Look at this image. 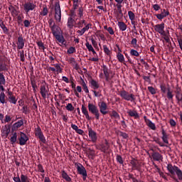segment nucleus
Returning a JSON list of instances; mask_svg holds the SVG:
<instances>
[{"instance_id":"nucleus-1","label":"nucleus","mask_w":182,"mask_h":182,"mask_svg":"<svg viewBox=\"0 0 182 182\" xmlns=\"http://www.w3.org/2000/svg\"><path fill=\"white\" fill-rule=\"evenodd\" d=\"M98 107L99 108L93 103H88V110L90 113L95 117L96 120H99V119H100V113L103 115L109 113V112H107V104H106V102L103 101L100 102L98 104Z\"/></svg>"},{"instance_id":"nucleus-2","label":"nucleus","mask_w":182,"mask_h":182,"mask_svg":"<svg viewBox=\"0 0 182 182\" xmlns=\"http://www.w3.org/2000/svg\"><path fill=\"white\" fill-rule=\"evenodd\" d=\"M50 31L59 43L66 45V40H65V37H63V35L62 34V29H60V27L53 23Z\"/></svg>"},{"instance_id":"nucleus-3","label":"nucleus","mask_w":182,"mask_h":182,"mask_svg":"<svg viewBox=\"0 0 182 182\" xmlns=\"http://www.w3.org/2000/svg\"><path fill=\"white\" fill-rule=\"evenodd\" d=\"M76 26L79 29L82 28L81 30L77 31V33L80 35V36H83L85 32H87L89 29H90V26L92 25L90 23H86V20L85 19H79V21L76 23Z\"/></svg>"},{"instance_id":"nucleus-4","label":"nucleus","mask_w":182,"mask_h":182,"mask_svg":"<svg viewBox=\"0 0 182 182\" xmlns=\"http://www.w3.org/2000/svg\"><path fill=\"white\" fill-rule=\"evenodd\" d=\"M119 96L123 99V100H126L127 102H136V95L133 93H129V92L123 90L119 91Z\"/></svg>"},{"instance_id":"nucleus-5","label":"nucleus","mask_w":182,"mask_h":182,"mask_svg":"<svg viewBox=\"0 0 182 182\" xmlns=\"http://www.w3.org/2000/svg\"><path fill=\"white\" fill-rule=\"evenodd\" d=\"M131 45H132V48H134V49H131L129 51L131 56H136V57L140 56V54L137 50V49L140 48V46L137 44V38H132L131 41Z\"/></svg>"},{"instance_id":"nucleus-6","label":"nucleus","mask_w":182,"mask_h":182,"mask_svg":"<svg viewBox=\"0 0 182 182\" xmlns=\"http://www.w3.org/2000/svg\"><path fill=\"white\" fill-rule=\"evenodd\" d=\"M23 11L26 15H29L31 11L36 9V4L33 1H29L26 2L23 5Z\"/></svg>"},{"instance_id":"nucleus-7","label":"nucleus","mask_w":182,"mask_h":182,"mask_svg":"<svg viewBox=\"0 0 182 182\" xmlns=\"http://www.w3.org/2000/svg\"><path fill=\"white\" fill-rule=\"evenodd\" d=\"M75 167L78 174L82 176V180H86V178L87 177V171H86L85 166H83V165H82L80 163H76Z\"/></svg>"},{"instance_id":"nucleus-8","label":"nucleus","mask_w":182,"mask_h":182,"mask_svg":"<svg viewBox=\"0 0 182 182\" xmlns=\"http://www.w3.org/2000/svg\"><path fill=\"white\" fill-rule=\"evenodd\" d=\"M55 19L57 22L62 21V11L60 10V4L59 1L55 4Z\"/></svg>"},{"instance_id":"nucleus-9","label":"nucleus","mask_w":182,"mask_h":182,"mask_svg":"<svg viewBox=\"0 0 182 182\" xmlns=\"http://www.w3.org/2000/svg\"><path fill=\"white\" fill-rule=\"evenodd\" d=\"M35 136L38 137V139L43 143V144H46V138H45V136L43 135V132H42L41 127L38 126L35 129Z\"/></svg>"},{"instance_id":"nucleus-10","label":"nucleus","mask_w":182,"mask_h":182,"mask_svg":"<svg viewBox=\"0 0 182 182\" xmlns=\"http://www.w3.org/2000/svg\"><path fill=\"white\" fill-rule=\"evenodd\" d=\"M87 127L88 129V136L91 139L92 143H96V141H97V133H96L89 124H87Z\"/></svg>"},{"instance_id":"nucleus-11","label":"nucleus","mask_w":182,"mask_h":182,"mask_svg":"<svg viewBox=\"0 0 182 182\" xmlns=\"http://www.w3.org/2000/svg\"><path fill=\"white\" fill-rule=\"evenodd\" d=\"M95 147L97 150H100L102 153H107V150L110 149V145L109 144V141L105 140V143L95 145Z\"/></svg>"},{"instance_id":"nucleus-12","label":"nucleus","mask_w":182,"mask_h":182,"mask_svg":"<svg viewBox=\"0 0 182 182\" xmlns=\"http://www.w3.org/2000/svg\"><path fill=\"white\" fill-rule=\"evenodd\" d=\"M28 140H29L28 135L22 132H20V136H18V144H20V146H25V144H26L28 142Z\"/></svg>"},{"instance_id":"nucleus-13","label":"nucleus","mask_w":182,"mask_h":182,"mask_svg":"<svg viewBox=\"0 0 182 182\" xmlns=\"http://www.w3.org/2000/svg\"><path fill=\"white\" fill-rule=\"evenodd\" d=\"M130 164L132 166V170H136L137 171H140L141 166L140 165L139 160L134 158H132L130 160Z\"/></svg>"},{"instance_id":"nucleus-14","label":"nucleus","mask_w":182,"mask_h":182,"mask_svg":"<svg viewBox=\"0 0 182 182\" xmlns=\"http://www.w3.org/2000/svg\"><path fill=\"white\" fill-rule=\"evenodd\" d=\"M13 180L14 182H29V178H28V176L21 174L19 177V175H17V176H14L13 178Z\"/></svg>"},{"instance_id":"nucleus-15","label":"nucleus","mask_w":182,"mask_h":182,"mask_svg":"<svg viewBox=\"0 0 182 182\" xmlns=\"http://www.w3.org/2000/svg\"><path fill=\"white\" fill-rule=\"evenodd\" d=\"M17 49L18 50H21V49H23L25 46V39L22 36H20L17 38Z\"/></svg>"},{"instance_id":"nucleus-16","label":"nucleus","mask_w":182,"mask_h":182,"mask_svg":"<svg viewBox=\"0 0 182 182\" xmlns=\"http://www.w3.org/2000/svg\"><path fill=\"white\" fill-rule=\"evenodd\" d=\"M9 11H10V14L13 18H16L18 16V15H19V14H21V11L16 9V8H15V6H14L12 4L9 6Z\"/></svg>"},{"instance_id":"nucleus-17","label":"nucleus","mask_w":182,"mask_h":182,"mask_svg":"<svg viewBox=\"0 0 182 182\" xmlns=\"http://www.w3.org/2000/svg\"><path fill=\"white\" fill-rule=\"evenodd\" d=\"M164 23H161L160 24H156L153 26V28L155 31V32H157L158 33H161L164 31Z\"/></svg>"},{"instance_id":"nucleus-18","label":"nucleus","mask_w":182,"mask_h":182,"mask_svg":"<svg viewBox=\"0 0 182 182\" xmlns=\"http://www.w3.org/2000/svg\"><path fill=\"white\" fill-rule=\"evenodd\" d=\"M23 124V119L18 120L17 122L14 123L11 127L12 132H16L19 127H22Z\"/></svg>"},{"instance_id":"nucleus-19","label":"nucleus","mask_w":182,"mask_h":182,"mask_svg":"<svg viewBox=\"0 0 182 182\" xmlns=\"http://www.w3.org/2000/svg\"><path fill=\"white\" fill-rule=\"evenodd\" d=\"M151 156L154 161H163V156L159 152L152 153Z\"/></svg>"},{"instance_id":"nucleus-20","label":"nucleus","mask_w":182,"mask_h":182,"mask_svg":"<svg viewBox=\"0 0 182 182\" xmlns=\"http://www.w3.org/2000/svg\"><path fill=\"white\" fill-rule=\"evenodd\" d=\"M40 93L43 99H46V95L48 93V90L46 89V85H41Z\"/></svg>"},{"instance_id":"nucleus-21","label":"nucleus","mask_w":182,"mask_h":182,"mask_svg":"<svg viewBox=\"0 0 182 182\" xmlns=\"http://www.w3.org/2000/svg\"><path fill=\"white\" fill-rule=\"evenodd\" d=\"M127 113L129 116V117H134V119H139V117H140L137 111L134 109H128Z\"/></svg>"},{"instance_id":"nucleus-22","label":"nucleus","mask_w":182,"mask_h":182,"mask_svg":"<svg viewBox=\"0 0 182 182\" xmlns=\"http://www.w3.org/2000/svg\"><path fill=\"white\" fill-rule=\"evenodd\" d=\"M159 35L163 36L166 43H170V32L168 31L166 33V31L164 30Z\"/></svg>"},{"instance_id":"nucleus-23","label":"nucleus","mask_w":182,"mask_h":182,"mask_svg":"<svg viewBox=\"0 0 182 182\" xmlns=\"http://www.w3.org/2000/svg\"><path fill=\"white\" fill-rule=\"evenodd\" d=\"M81 111H82V113L84 114V116H85V119H87V120L92 119V117H90V116L89 115V112L87 111V108H86V107H85L83 105H82Z\"/></svg>"},{"instance_id":"nucleus-24","label":"nucleus","mask_w":182,"mask_h":182,"mask_svg":"<svg viewBox=\"0 0 182 182\" xmlns=\"http://www.w3.org/2000/svg\"><path fill=\"white\" fill-rule=\"evenodd\" d=\"M102 71L105 76V80L109 81V77L110 74L109 73V68H107L105 65H102Z\"/></svg>"},{"instance_id":"nucleus-25","label":"nucleus","mask_w":182,"mask_h":182,"mask_svg":"<svg viewBox=\"0 0 182 182\" xmlns=\"http://www.w3.org/2000/svg\"><path fill=\"white\" fill-rule=\"evenodd\" d=\"M161 134H162V136H161L162 141H164V143H165V144H168V135L163 128H162Z\"/></svg>"},{"instance_id":"nucleus-26","label":"nucleus","mask_w":182,"mask_h":182,"mask_svg":"<svg viewBox=\"0 0 182 182\" xmlns=\"http://www.w3.org/2000/svg\"><path fill=\"white\" fill-rule=\"evenodd\" d=\"M90 84L92 89H93L94 90H96V89H99V87H100L99 85V82L97 81H96L95 80H91L90 81Z\"/></svg>"},{"instance_id":"nucleus-27","label":"nucleus","mask_w":182,"mask_h":182,"mask_svg":"<svg viewBox=\"0 0 182 182\" xmlns=\"http://www.w3.org/2000/svg\"><path fill=\"white\" fill-rule=\"evenodd\" d=\"M73 23H75V19H73V17H69L68 18V22H67V26L68 29H73V26H75Z\"/></svg>"},{"instance_id":"nucleus-28","label":"nucleus","mask_w":182,"mask_h":182,"mask_svg":"<svg viewBox=\"0 0 182 182\" xmlns=\"http://www.w3.org/2000/svg\"><path fill=\"white\" fill-rule=\"evenodd\" d=\"M118 27L119 31H122V32H124V31L127 29V25H126V23H124L123 21L118 22Z\"/></svg>"},{"instance_id":"nucleus-29","label":"nucleus","mask_w":182,"mask_h":182,"mask_svg":"<svg viewBox=\"0 0 182 182\" xmlns=\"http://www.w3.org/2000/svg\"><path fill=\"white\" fill-rule=\"evenodd\" d=\"M61 176H62L64 180H65V181H68V182L72 181V178L70 177L69 175H68V173H66V171H62Z\"/></svg>"},{"instance_id":"nucleus-30","label":"nucleus","mask_w":182,"mask_h":182,"mask_svg":"<svg viewBox=\"0 0 182 182\" xmlns=\"http://www.w3.org/2000/svg\"><path fill=\"white\" fill-rule=\"evenodd\" d=\"M17 140H18V134L16 132H14L12 134V136L10 138L11 144H15Z\"/></svg>"},{"instance_id":"nucleus-31","label":"nucleus","mask_w":182,"mask_h":182,"mask_svg":"<svg viewBox=\"0 0 182 182\" xmlns=\"http://www.w3.org/2000/svg\"><path fill=\"white\" fill-rule=\"evenodd\" d=\"M8 71V65H6L4 61H0V72Z\"/></svg>"},{"instance_id":"nucleus-32","label":"nucleus","mask_w":182,"mask_h":182,"mask_svg":"<svg viewBox=\"0 0 182 182\" xmlns=\"http://www.w3.org/2000/svg\"><path fill=\"white\" fill-rule=\"evenodd\" d=\"M0 103H1V105L6 103V95H5V92H4L0 93Z\"/></svg>"},{"instance_id":"nucleus-33","label":"nucleus","mask_w":182,"mask_h":182,"mask_svg":"<svg viewBox=\"0 0 182 182\" xmlns=\"http://www.w3.org/2000/svg\"><path fill=\"white\" fill-rule=\"evenodd\" d=\"M102 48H103L104 53H105V55H107V56H112V50L109 49V47H107V45H104Z\"/></svg>"},{"instance_id":"nucleus-34","label":"nucleus","mask_w":182,"mask_h":182,"mask_svg":"<svg viewBox=\"0 0 182 182\" xmlns=\"http://www.w3.org/2000/svg\"><path fill=\"white\" fill-rule=\"evenodd\" d=\"M31 83L34 93H36V89H38V85H36V80H35V78H31Z\"/></svg>"},{"instance_id":"nucleus-35","label":"nucleus","mask_w":182,"mask_h":182,"mask_svg":"<svg viewBox=\"0 0 182 182\" xmlns=\"http://www.w3.org/2000/svg\"><path fill=\"white\" fill-rule=\"evenodd\" d=\"M85 46L89 52H92L93 55H96V51L95 50V48H93V46H92L89 42L87 41V43H85Z\"/></svg>"},{"instance_id":"nucleus-36","label":"nucleus","mask_w":182,"mask_h":182,"mask_svg":"<svg viewBox=\"0 0 182 182\" xmlns=\"http://www.w3.org/2000/svg\"><path fill=\"white\" fill-rule=\"evenodd\" d=\"M20 56V60L21 62H25V57H26V54H25V51L23 50H18Z\"/></svg>"},{"instance_id":"nucleus-37","label":"nucleus","mask_w":182,"mask_h":182,"mask_svg":"<svg viewBox=\"0 0 182 182\" xmlns=\"http://www.w3.org/2000/svg\"><path fill=\"white\" fill-rule=\"evenodd\" d=\"M81 85L82 87L84 92L85 93H89V88L87 87V85H86V82H85V80H83V79H82Z\"/></svg>"},{"instance_id":"nucleus-38","label":"nucleus","mask_w":182,"mask_h":182,"mask_svg":"<svg viewBox=\"0 0 182 182\" xmlns=\"http://www.w3.org/2000/svg\"><path fill=\"white\" fill-rule=\"evenodd\" d=\"M146 125L149 127L151 130H156V124L151 122V120L148 119V122H146Z\"/></svg>"},{"instance_id":"nucleus-39","label":"nucleus","mask_w":182,"mask_h":182,"mask_svg":"<svg viewBox=\"0 0 182 182\" xmlns=\"http://www.w3.org/2000/svg\"><path fill=\"white\" fill-rule=\"evenodd\" d=\"M117 58L120 63H123V62H124V55L120 53H117Z\"/></svg>"},{"instance_id":"nucleus-40","label":"nucleus","mask_w":182,"mask_h":182,"mask_svg":"<svg viewBox=\"0 0 182 182\" xmlns=\"http://www.w3.org/2000/svg\"><path fill=\"white\" fill-rule=\"evenodd\" d=\"M22 113L24 114H29L31 113V109L28 107V105H24L21 109Z\"/></svg>"},{"instance_id":"nucleus-41","label":"nucleus","mask_w":182,"mask_h":182,"mask_svg":"<svg viewBox=\"0 0 182 182\" xmlns=\"http://www.w3.org/2000/svg\"><path fill=\"white\" fill-rule=\"evenodd\" d=\"M9 103H11L12 105H16V102H18V100H16V97L14 95L13 97H8Z\"/></svg>"},{"instance_id":"nucleus-42","label":"nucleus","mask_w":182,"mask_h":182,"mask_svg":"<svg viewBox=\"0 0 182 182\" xmlns=\"http://www.w3.org/2000/svg\"><path fill=\"white\" fill-rule=\"evenodd\" d=\"M173 97H174V95H173V91L170 90V88H168L167 92V99H168V100L173 101Z\"/></svg>"},{"instance_id":"nucleus-43","label":"nucleus","mask_w":182,"mask_h":182,"mask_svg":"<svg viewBox=\"0 0 182 182\" xmlns=\"http://www.w3.org/2000/svg\"><path fill=\"white\" fill-rule=\"evenodd\" d=\"M111 117H114V119H118V120H120V114H119L116 110L112 111Z\"/></svg>"},{"instance_id":"nucleus-44","label":"nucleus","mask_w":182,"mask_h":182,"mask_svg":"<svg viewBox=\"0 0 182 182\" xmlns=\"http://www.w3.org/2000/svg\"><path fill=\"white\" fill-rule=\"evenodd\" d=\"M53 66H55L57 73H62V72H63L62 68L60 67V64H53Z\"/></svg>"},{"instance_id":"nucleus-45","label":"nucleus","mask_w":182,"mask_h":182,"mask_svg":"<svg viewBox=\"0 0 182 182\" xmlns=\"http://www.w3.org/2000/svg\"><path fill=\"white\" fill-rule=\"evenodd\" d=\"M119 136L120 137H122V139H124L126 140H127V139H129V134L126 132H123L122 131L119 132Z\"/></svg>"},{"instance_id":"nucleus-46","label":"nucleus","mask_w":182,"mask_h":182,"mask_svg":"<svg viewBox=\"0 0 182 182\" xmlns=\"http://www.w3.org/2000/svg\"><path fill=\"white\" fill-rule=\"evenodd\" d=\"M6 84V80H3L0 81V90L3 92H5V87H4V86Z\"/></svg>"},{"instance_id":"nucleus-47","label":"nucleus","mask_w":182,"mask_h":182,"mask_svg":"<svg viewBox=\"0 0 182 182\" xmlns=\"http://www.w3.org/2000/svg\"><path fill=\"white\" fill-rule=\"evenodd\" d=\"M65 109L68 110V112H73L75 110V107L72 105V103H68L65 107Z\"/></svg>"},{"instance_id":"nucleus-48","label":"nucleus","mask_w":182,"mask_h":182,"mask_svg":"<svg viewBox=\"0 0 182 182\" xmlns=\"http://www.w3.org/2000/svg\"><path fill=\"white\" fill-rule=\"evenodd\" d=\"M128 16L130 21H134V18H136V15H134V13H133L132 11H128Z\"/></svg>"},{"instance_id":"nucleus-49","label":"nucleus","mask_w":182,"mask_h":182,"mask_svg":"<svg viewBox=\"0 0 182 182\" xmlns=\"http://www.w3.org/2000/svg\"><path fill=\"white\" fill-rule=\"evenodd\" d=\"M73 10L76 11V9H77V7L79 6V0H73Z\"/></svg>"},{"instance_id":"nucleus-50","label":"nucleus","mask_w":182,"mask_h":182,"mask_svg":"<svg viewBox=\"0 0 182 182\" xmlns=\"http://www.w3.org/2000/svg\"><path fill=\"white\" fill-rule=\"evenodd\" d=\"M176 99L177 100V103H180V102H182V92L176 94Z\"/></svg>"},{"instance_id":"nucleus-51","label":"nucleus","mask_w":182,"mask_h":182,"mask_svg":"<svg viewBox=\"0 0 182 182\" xmlns=\"http://www.w3.org/2000/svg\"><path fill=\"white\" fill-rule=\"evenodd\" d=\"M4 132L6 136H9V133H11V127L5 125Z\"/></svg>"},{"instance_id":"nucleus-52","label":"nucleus","mask_w":182,"mask_h":182,"mask_svg":"<svg viewBox=\"0 0 182 182\" xmlns=\"http://www.w3.org/2000/svg\"><path fill=\"white\" fill-rule=\"evenodd\" d=\"M116 159H117V163H119V164H124V161H123V157H122V156L117 154Z\"/></svg>"},{"instance_id":"nucleus-53","label":"nucleus","mask_w":182,"mask_h":182,"mask_svg":"<svg viewBox=\"0 0 182 182\" xmlns=\"http://www.w3.org/2000/svg\"><path fill=\"white\" fill-rule=\"evenodd\" d=\"M48 7L46 6L43 8V11L41 12V15H42V16H46V15H48Z\"/></svg>"},{"instance_id":"nucleus-54","label":"nucleus","mask_w":182,"mask_h":182,"mask_svg":"<svg viewBox=\"0 0 182 182\" xmlns=\"http://www.w3.org/2000/svg\"><path fill=\"white\" fill-rule=\"evenodd\" d=\"M83 7H80L78 9V13H77V15H78V17H80V19H82V18H83Z\"/></svg>"},{"instance_id":"nucleus-55","label":"nucleus","mask_w":182,"mask_h":182,"mask_svg":"<svg viewBox=\"0 0 182 182\" xmlns=\"http://www.w3.org/2000/svg\"><path fill=\"white\" fill-rule=\"evenodd\" d=\"M161 14L163 15L164 18H166V16L170 15V11H168V10L163 9Z\"/></svg>"},{"instance_id":"nucleus-56","label":"nucleus","mask_w":182,"mask_h":182,"mask_svg":"<svg viewBox=\"0 0 182 182\" xmlns=\"http://www.w3.org/2000/svg\"><path fill=\"white\" fill-rule=\"evenodd\" d=\"M36 44L38 45V46L40 49H43V50H45V45L43 44V42L37 41Z\"/></svg>"},{"instance_id":"nucleus-57","label":"nucleus","mask_w":182,"mask_h":182,"mask_svg":"<svg viewBox=\"0 0 182 182\" xmlns=\"http://www.w3.org/2000/svg\"><path fill=\"white\" fill-rule=\"evenodd\" d=\"M68 53H69L70 55H72V53H75V52H76V48L75 47H70L68 49Z\"/></svg>"},{"instance_id":"nucleus-58","label":"nucleus","mask_w":182,"mask_h":182,"mask_svg":"<svg viewBox=\"0 0 182 182\" xmlns=\"http://www.w3.org/2000/svg\"><path fill=\"white\" fill-rule=\"evenodd\" d=\"M148 90L151 92V95H156L157 93L156 89L153 87H148Z\"/></svg>"},{"instance_id":"nucleus-59","label":"nucleus","mask_w":182,"mask_h":182,"mask_svg":"<svg viewBox=\"0 0 182 182\" xmlns=\"http://www.w3.org/2000/svg\"><path fill=\"white\" fill-rule=\"evenodd\" d=\"M117 8V11L118 13L119 14V15L122 16L123 15V11H122V4H117L116 5Z\"/></svg>"},{"instance_id":"nucleus-60","label":"nucleus","mask_w":182,"mask_h":182,"mask_svg":"<svg viewBox=\"0 0 182 182\" xmlns=\"http://www.w3.org/2000/svg\"><path fill=\"white\" fill-rule=\"evenodd\" d=\"M38 171L40 173H45V169H43V166L42 164H38L37 166Z\"/></svg>"},{"instance_id":"nucleus-61","label":"nucleus","mask_w":182,"mask_h":182,"mask_svg":"<svg viewBox=\"0 0 182 182\" xmlns=\"http://www.w3.org/2000/svg\"><path fill=\"white\" fill-rule=\"evenodd\" d=\"M68 63L72 65V66H75V64L76 63V60H75V58H70L68 59Z\"/></svg>"},{"instance_id":"nucleus-62","label":"nucleus","mask_w":182,"mask_h":182,"mask_svg":"<svg viewBox=\"0 0 182 182\" xmlns=\"http://www.w3.org/2000/svg\"><path fill=\"white\" fill-rule=\"evenodd\" d=\"M23 25L25 28H29L31 26V21L29 20H24Z\"/></svg>"},{"instance_id":"nucleus-63","label":"nucleus","mask_w":182,"mask_h":182,"mask_svg":"<svg viewBox=\"0 0 182 182\" xmlns=\"http://www.w3.org/2000/svg\"><path fill=\"white\" fill-rule=\"evenodd\" d=\"M140 62H141V63H143V65H144V68L146 69H149V63H147V62H145L144 59H143V58L141 59Z\"/></svg>"},{"instance_id":"nucleus-64","label":"nucleus","mask_w":182,"mask_h":182,"mask_svg":"<svg viewBox=\"0 0 182 182\" xmlns=\"http://www.w3.org/2000/svg\"><path fill=\"white\" fill-rule=\"evenodd\" d=\"M175 93H182L181 92V87L178 86V85H176V90H175Z\"/></svg>"}]
</instances>
